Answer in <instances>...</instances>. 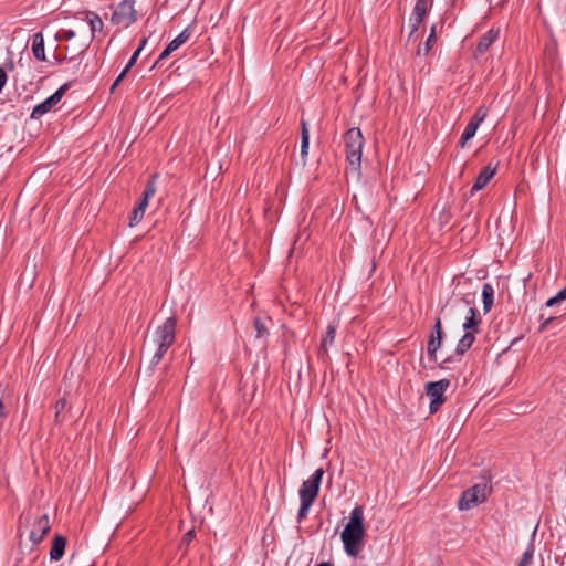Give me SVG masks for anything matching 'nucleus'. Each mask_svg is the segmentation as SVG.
Segmentation results:
<instances>
[{
	"label": "nucleus",
	"instance_id": "nucleus-1",
	"mask_svg": "<svg viewBox=\"0 0 566 566\" xmlns=\"http://www.w3.org/2000/svg\"><path fill=\"white\" fill-rule=\"evenodd\" d=\"M365 537L364 509L357 505L352 510L349 520L340 533L345 553L350 557H357L364 547Z\"/></svg>",
	"mask_w": 566,
	"mask_h": 566
},
{
	"label": "nucleus",
	"instance_id": "nucleus-2",
	"mask_svg": "<svg viewBox=\"0 0 566 566\" xmlns=\"http://www.w3.org/2000/svg\"><path fill=\"white\" fill-rule=\"evenodd\" d=\"M177 319L171 316L168 317L160 326H158L153 335V343L155 352L150 359V367H156L167 350L171 347L176 339Z\"/></svg>",
	"mask_w": 566,
	"mask_h": 566
},
{
	"label": "nucleus",
	"instance_id": "nucleus-3",
	"mask_svg": "<svg viewBox=\"0 0 566 566\" xmlns=\"http://www.w3.org/2000/svg\"><path fill=\"white\" fill-rule=\"evenodd\" d=\"M345 150L347 161V174L350 172L357 177L360 176L361 154L364 137L359 128H350L345 134Z\"/></svg>",
	"mask_w": 566,
	"mask_h": 566
},
{
	"label": "nucleus",
	"instance_id": "nucleus-4",
	"mask_svg": "<svg viewBox=\"0 0 566 566\" xmlns=\"http://www.w3.org/2000/svg\"><path fill=\"white\" fill-rule=\"evenodd\" d=\"M468 307L469 316L465 317L462 327L465 332L474 331V333L479 332V325L481 319L479 317L478 310L471 305V302L465 297H457L452 298L441 308V313L446 316H453L454 314H461L464 308Z\"/></svg>",
	"mask_w": 566,
	"mask_h": 566
},
{
	"label": "nucleus",
	"instance_id": "nucleus-5",
	"mask_svg": "<svg viewBox=\"0 0 566 566\" xmlns=\"http://www.w3.org/2000/svg\"><path fill=\"white\" fill-rule=\"evenodd\" d=\"M490 493L491 486L489 485V481L476 483L462 493L458 502V507L461 511L471 510L472 507L483 503Z\"/></svg>",
	"mask_w": 566,
	"mask_h": 566
},
{
	"label": "nucleus",
	"instance_id": "nucleus-6",
	"mask_svg": "<svg viewBox=\"0 0 566 566\" xmlns=\"http://www.w3.org/2000/svg\"><path fill=\"white\" fill-rule=\"evenodd\" d=\"M137 20L135 0H122L114 7L111 22L120 28H128Z\"/></svg>",
	"mask_w": 566,
	"mask_h": 566
},
{
	"label": "nucleus",
	"instance_id": "nucleus-7",
	"mask_svg": "<svg viewBox=\"0 0 566 566\" xmlns=\"http://www.w3.org/2000/svg\"><path fill=\"white\" fill-rule=\"evenodd\" d=\"M450 387L449 379L431 381L426 385V394L430 398V411L434 412L444 402V392Z\"/></svg>",
	"mask_w": 566,
	"mask_h": 566
},
{
	"label": "nucleus",
	"instance_id": "nucleus-8",
	"mask_svg": "<svg viewBox=\"0 0 566 566\" xmlns=\"http://www.w3.org/2000/svg\"><path fill=\"white\" fill-rule=\"evenodd\" d=\"M70 86H71L70 83L63 84L55 91V93H53L51 96H49L42 103L35 105L31 113V118L40 119L44 114L50 112L62 99V97L67 92Z\"/></svg>",
	"mask_w": 566,
	"mask_h": 566
},
{
	"label": "nucleus",
	"instance_id": "nucleus-9",
	"mask_svg": "<svg viewBox=\"0 0 566 566\" xmlns=\"http://www.w3.org/2000/svg\"><path fill=\"white\" fill-rule=\"evenodd\" d=\"M324 475L323 469H317L315 472L302 483V486L300 489V500L314 502L318 491L322 478Z\"/></svg>",
	"mask_w": 566,
	"mask_h": 566
},
{
	"label": "nucleus",
	"instance_id": "nucleus-10",
	"mask_svg": "<svg viewBox=\"0 0 566 566\" xmlns=\"http://www.w3.org/2000/svg\"><path fill=\"white\" fill-rule=\"evenodd\" d=\"M442 338H443V328H442L441 318L437 317L434 325L429 334L428 345H427L428 356H429L430 360H432L434 363L437 361V352L441 347Z\"/></svg>",
	"mask_w": 566,
	"mask_h": 566
},
{
	"label": "nucleus",
	"instance_id": "nucleus-11",
	"mask_svg": "<svg viewBox=\"0 0 566 566\" xmlns=\"http://www.w3.org/2000/svg\"><path fill=\"white\" fill-rule=\"evenodd\" d=\"M51 530L50 518L48 514L41 515L36 518L30 531V541L33 544L41 543Z\"/></svg>",
	"mask_w": 566,
	"mask_h": 566
},
{
	"label": "nucleus",
	"instance_id": "nucleus-12",
	"mask_svg": "<svg viewBox=\"0 0 566 566\" xmlns=\"http://www.w3.org/2000/svg\"><path fill=\"white\" fill-rule=\"evenodd\" d=\"M495 172V167H492L490 165L485 166L475 178L473 186L471 188V193L473 195L474 192L482 190L491 181Z\"/></svg>",
	"mask_w": 566,
	"mask_h": 566
},
{
	"label": "nucleus",
	"instance_id": "nucleus-13",
	"mask_svg": "<svg viewBox=\"0 0 566 566\" xmlns=\"http://www.w3.org/2000/svg\"><path fill=\"white\" fill-rule=\"evenodd\" d=\"M83 20L87 22L91 29L92 39L103 34L104 22L102 18L94 11H84Z\"/></svg>",
	"mask_w": 566,
	"mask_h": 566
},
{
	"label": "nucleus",
	"instance_id": "nucleus-14",
	"mask_svg": "<svg viewBox=\"0 0 566 566\" xmlns=\"http://www.w3.org/2000/svg\"><path fill=\"white\" fill-rule=\"evenodd\" d=\"M500 29H490L485 34H483L475 48V54L482 55L484 54L490 46L499 39Z\"/></svg>",
	"mask_w": 566,
	"mask_h": 566
},
{
	"label": "nucleus",
	"instance_id": "nucleus-15",
	"mask_svg": "<svg viewBox=\"0 0 566 566\" xmlns=\"http://www.w3.org/2000/svg\"><path fill=\"white\" fill-rule=\"evenodd\" d=\"M65 546L66 538L62 535H55L50 549V559L59 562L64 555Z\"/></svg>",
	"mask_w": 566,
	"mask_h": 566
},
{
	"label": "nucleus",
	"instance_id": "nucleus-16",
	"mask_svg": "<svg viewBox=\"0 0 566 566\" xmlns=\"http://www.w3.org/2000/svg\"><path fill=\"white\" fill-rule=\"evenodd\" d=\"M475 334L476 333H474V331H468L463 334V336L459 339L455 347L457 356L461 357L471 348L475 340Z\"/></svg>",
	"mask_w": 566,
	"mask_h": 566
},
{
	"label": "nucleus",
	"instance_id": "nucleus-17",
	"mask_svg": "<svg viewBox=\"0 0 566 566\" xmlns=\"http://www.w3.org/2000/svg\"><path fill=\"white\" fill-rule=\"evenodd\" d=\"M32 53L39 61H45L44 39L42 33H35L32 40Z\"/></svg>",
	"mask_w": 566,
	"mask_h": 566
},
{
	"label": "nucleus",
	"instance_id": "nucleus-18",
	"mask_svg": "<svg viewBox=\"0 0 566 566\" xmlns=\"http://www.w3.org/2000/svg\"><path fill=\"white\" fill-rule=\"evenodd\" d=\"M253 326L255 329V339L259 340L260 345L264 347L269 336L268 327L260 317H255L253 319Z\"/></svg>",
	"mask_w": 566,
	"mask_h": 566
},
{
	"label": "nucleus",
	"instance_id": "nucleus-19",
	"mask_svg": "<svg viewBox=\"0 0 566 566\" xmlns=\"http://www.w3.org/2000/svg\"><path fill=\"white\" fill-rule=\"evenodd\" d=\"M67 407V400L66 398H61L55 403V420L57 422H65V421H72L73 417L71 416V410L69 409L66 413H63V411Z\"/></svg>",
	"mask_w": 566,
	"mask_h": 566
},
{
	"label": "nucleus",
	"instance_id": "nucleus-20",
	"mask_svg": "<svg viewBox=\"0 0 566 566\" xmlns=\"http://www.w3.org/2000/svg\"><path fill=\"white\" fill-rule=\"evenodd\" d=\"M335 335H336L335 326L328 325L327 329L325 332V335H324V337L322 339V344H321V348H319V353H318V355L321 357H324V356L328 355L327 354V346L332 345L334 343Z\"/></svg>",
	"mask_w": 566,
	"mask_h": 566
},
{
	"label": "nucleus",
	"instance_id": "nucleus-21",
	"mask_svg": "<svg viewBox=\"0 0 566 566\" xmlns=\"http://www.w3.org/2000/svg\"><path fill=\"white\" fill-rule=\"evenodd\" d=\"M482 297H483V311L488 313L491 311L493 306L494 300V289L490 283H485L482 287Z\"/></svg>",
	"mask_w": 566,
	"mask_h": 566
},
{
	"label": "nucleus",
	"instance_id": "nucleus-22",
	"mask_svg": "<svg viewBox=\"0 0 566 566\" xmlns=\"http://www.w3.org/2000/svg\"><path fill=\"white\" fill-rule=\"evenodd\" d=\"M301 157L305 161L306 156L308 154V145H310V133L307 129V124L305 120L301 122Z\"/></svg>",
	"mask_w": 566,
	"mask_h": 566
},
{
	"label": "nucleus",
	"instance_id": "nucleus-23",
	"mask_svg": "<svg viewBox=\"0 0 566 566\" xmlns=\"http://www.w3.org/2000/svg\"><path fill=\"white\" fill-rule=\"evenodd\" d=\"M429 9V2L428 0H417L416 4L413 7L411 17L415 18V20L420 19L423 21L427 12Z\"/></svg>",
	"mask_w": 566,
	"mask_h": 566
},
{
	"label": "nucleus",
	"instance_id": "nucleus-24",
	"mask_svg": "<svg viewBox=\"0 0 566 566\" xmlns=\"http://www.w3.org/2000/svg\"><path fill=\"white\" fill-rule=\"evenodd\" d=\"M191 35V31L189 28H186L182 32H180L172 41L168 43V46L176 51L179 46H181L184 43H186Z\"/></svg>",
	"mask_w": 566,
	"mask_h": 566
},
{
	"label": "nucleus",
	"instance_id": "nucleus-25",
	"mask_svg": "<svg viewBox=\"0 0 566 566\" xmlns=\"http://www.w3.org/2000/svg\"><path fill=\"white\" fill-rule=\"evenodd\" d=\"M478 128H479V125L469 120V123L467 124V126L461 135V138H460L461 147H463L467 144V142H469L471 138L474 137Z\"/></svg>",
	"mask_w": 566,
	"mask_h": 566
},
{
	"label": "nucleus",
	"instance_id": "nucleus-26",
	"mask_svg": "<svg viewBox=\"0 0 566 566\" xmlns=\"http://www.w3.org/2000/svg\"><path fill=\"white\" fill-rule=\"evenodd\" d=\"M534 552H535L534 544L530 543L527 548L523 553L522 558L518 562L517 566H531V564L533 562Z\"/></svg>",
	"mask_w": 566,
	"mask_h": 566
},
{
	"label": "nucleus",
	"instance_id": "nucleus-27",
	"mask_svg": "<svg viewBox=\"0 0 566 566\" xmlns=\"http://www.w3.org/2000/svg\"><path fill=\"white\" fill-rule=\"evenodd\" d=\"M436 39H437L436 27L433 25L431 28L430 34L424 43V46L423 48L419 46L418 54L423 53V55H427L429 53V51L431 50L432 44L436 42Z\"/></svg>",
	"mask_w": 566,
	"mask_h": 566
},
{
	"label": "nucleus",
	"instance_id": "nucleus-28",
	"mask_svg": "<svg viewBox=\"0 0 566 566\" xmlns=\"http://www.w3.org/2000/svg\"><path fill=\"white\" fill-rule=\"evenodd\" d=\"M156 176L154 175L151 179L147 182L142 198L147 199L149 201L150 198L154 197L156 193V184H155Z\"/></svg>",
	"mask_w": 566,
	"mask_h": 566
},
{
	"label": "nucleus",
	"instance_id": "nucleus-29",
	"mask_svg": "<svg viewBox=\"0 0 566 566\" xmlns=\"http://www.w3.org/2000/svg\"><path fill=\"white\" fill-rule=\"evenodd\" d=\"M156 176L154 175L151 179L147 182L142 198L147 199L149 201L150 198L154 197L156 193V184H155Z\"/></svg>",
	"mask_w": 566,
	"mask_h": 566
},
{
	"label": "nucleus",
	"instance_id": "nucleus-30",
	"mask_svg": "<svg viewBox=\"0 0 566 566\" xmlns=\"http://www.w3.org/2000/svg\"><path fill=\"white\" fill-rule=\"evenodd\" d=\"M486 116H488V108L484 106H480L475 111L474 115L470 118V120L480 126L484 122Z\"/></svg>",
	"mask_w": 566,
	"mask_h": 566
},
{
	"label": "nucleus",
	"instance_id": "nucleus-31",
	"mask_svg": "<svg viewBox=\"0 0 566 566\" xmlns=\"http://www.w3.org/2000/svg\"><path fill=\"white\" fill-rule=\"evenodd\" d=\"M67 64L70 65L67 70L74 75L82 69V59L78 55L72 56L67 60Z\"/></svg>",
	"mask_w": 566,
	"mask_h": 566
},
{
	"label": "nucleus",
	"instance_id": "nucleus-32",
	"mask_svg": "<svg viewBox=\"0 0 566 566\" xmlns=\"http://www.w3.org/2000/svg\"><path fill=\"white\" fill-rule=\"evenodd\" d=\"M146 42H147V39H143L139 46L137 48V50L134 52V54L132 55V57L129 59L128 63L126 64V71H129L136 63L142 50L144 49V46L146 45Z\"/></svg>",
	"mask_w": 566,
	"mask_h": 566
},
{
	"label": "nucleus",
	"instance_id": "nucleus-33",
	"mask_svg": "<svg viewBox=\"0 0 566 566\" xmlns=\"http://www.w3.org/2000/svg\"><path fill=\"white\" fill-rule=\"evenodd\" d=\"M312 502L301 500V506L297 513V521L302 522L308 514L310 507L312 506Z\"/></svg>",
	"mask_w": 566,
	"mask_h": 566
},
{
	"label": "nucleus",
	"instance_id": "nucleus-34",
	"mask_svg": "<svg viewBox=\"0 0 566 566\" xmlns=\"http://www.w3.org/2000/svg\"><path fill=\"white\" fill-rule=\"evenodd\" d=\"M144 211H140L135 208L132 213L129 226L134 227L135 224H137L144 218Z\"/></svg>",
	"mask_w": 566,
	"mask_h": 566
},
{
	"label": "nucleus",
	"instance_id": "nucleus-35",
	"mask_svg": "<svg viewBox=\"0 0 566 566\" xmlns=\"http://www.w3.org/2000/svg\"><path fill=\"white\" fill-rule=\"evenodd\" d=\"M422 20L420 19H417L415 20L413 17H410L409 19V25H410V34H409V38H411L419 29L420 24H421Z\"/></svg>",
	"mask_w": 566,
	"mask_h": 566
},
{
	"label": "nucleus",
	"instance_id": "nucleus-36",
	"mask_svg": "<svg viewBox=\"0 0 566 566\" xmlns=\"http://www.w3.org/2000/svg\"><path fill=\"white\" fill-rule=\"evenodd\" d=\"M195 537V530L188 531L184 537H182V544L186 545V547L191 543V541Z\"/></svg>",
	"mask_w": 566,
	"mask_h": 566
},
{
	"label": "nucleus",
	"instance_id": "nucleus-37",
	"mask_svg": "<svg viewBox=\"0 0 566 566\" xmlns=\"http://www.w3.org/2000/svg\"><path fill=\"white\" fill-rule=\"evenodd\" d=\"M174 51L167 45L165 50L160 53L158 60L156 61V64L160 61L167 59Z\"/></svg>",
	"mask_w": 566,
	"mask_h": 566
},
{
	"label": "nucleus",
	"instance_id": "nucleus-38",
	"mask_svg": "<svg viewBox=\"0 0 566 566\" xmlns=\"http://www.w3.org/2000/svg\"><path fill=\"white\" fill-rule=\"evenodd\" d=\"M148 202H149V201H148L147 199L140 198V200H139V202H138V205H137L136 209H138V210H140V211H144V212H145V211H146V208H147V206H148Z\"/></svg>",
	"mask_w": 566,
	"mask_h": 566
},
{
	"label": "nucleus",
	"instance_id": "nucleus-39",
	"mask_svg": "<svg viewBox=\"0 0 566 566\" xmlns=\"http://www.w3.org/2000/svg\"><path fill=\"white\" fill-rule=\"evenodd\" d=\"M75 36V32L73 30H64L63 31V39L69 41Z\"/></svg>",
	"mask_w": 566,
	"mask_h": 566
},
{
	"label": "nucleus",
	"instance_id": "nucleus-40",
	"mask_svg": "<svg viewBox=\"0 0 566 566\" xmlns=\"http://www.w3.org/2000/svg\"><path fill=\"white\" fill-rule=\"evenodd\" d=\"M560 302L566 300V286L555 295Z\"/></svg>",
	"mask_w": 566,
	"mask_h": 566
},
{
	"label": "nucleus",
	"instance_id": "nucleus-41",
	"mask_svg": "<svg viewBox=\"0 0 566 566\" xmlns=\"http://www.w3.org/2000/svg\"><path fill=\"white\" fill-rule=\"evenodd\" d=\"M560 301L556 297V296H553L551 297L547 302H546V306L547 307H552L554 306L555 304L559 303Z\"/></svg>",
	"mask_w": 566,
	"mask_h": 566
},
{
	"label": "nucleus",
	"instance_id": "nucleus-42",
	"mask_svg": "<svg viewBox=\"0 0 566 566\" xmlns=\"http://www.w3.org/2000/svg\"><path fill=\"white\" fill-rule=\"evenodd\" d=\"M128 72L129 71H126V67H124V70L120 72V74L117 76L115 81L119 84L125 78Z\"/></svg>",
	"mask_w": 566,
	"mask_h": 566
},
{
	"label": "nucleus",
	"instance_id": "nucleus-43",
	"mask_svg": "<svg viewBox=\"0 0 566 566\" xmlns=\"http://www.w3.org/2000/svg\"><path fill=\"white\" fill-rule=\"evenodd\" d=\"M128 72L129 71H126V67H124V70L120 72V74L117 76L115 81L119 84L125 78Z\"/></svg>",
	"mask_w": 566,
	"mask_h": 566
},
{
	"label": "nucleus",
	"instance_id": "nucleus-44",
	"mask_svg": "<svg viewBox=\"0 0 566 566\" xmlns=\"http://www.w3.org/2000/svg\"><path fill=\"white\" fill-rule=\"evenodd\" d=\"M3 409H4V401H3V399H0V420H3V417H4Z\"/></svg>",
	"mask_w": 566,
	"mask_h": 566
},
{
	"label": "nucleus",
	"instance_id": "nucleus-45",
	"mask_svg": "<svg viewBox=\"0 0 566 566\" xmlns=\"http://www.w3.org/2000/svg\"><path fill=\"white\" fill-rule=\"evenodd\" d=\"M4 70H8V71H13L14 70V63L12 60H10L8 63H6V69Z\"/></svg>",
	"mask_w": 566,
	"mask_h": 566
},
{
	"label": "nucleus",
	"instance_id": "nucleus-46",
	"mask_svg": "<svg viewBox=\"0 0 566 566\" xmlns=\"http://www.w3.org/2000/svg\"><path fill=\"white\" fill-rule=\"evenodd\" d=\"M451 361H453V357H452V356H450V357L446 358V359L440 364V367H441V368H443V365H444V364H447V363H451Z\"/></svg>",
	"mask_w": 566,
	"mask_h": 566
},
{
	"label": "nucleus",
	"instance_id": "nucleus-47",
	"mask_svg": "<svg viewBox=\"0 0 566 566\" xmlns=\"http://www.w3.org/2000/svg\"><path fill=\"white\" fill-rule=\"evenodd\" d=\"M553 319H554L553 317L547 318V319L543 323V325H542V329H544V328H545V327H546V326H547V325H548Z\"/></svg>",
	"mask_w": 566,
	"mask_h": 566
},
{
	"label": "nucleus",
	"instance_id": "nucleus-48",
	"mask_svg": "<svg viewBox=\"0 0 566 566\" xmlns=\"http://www.w3.org/2000/svg\"><path fill=\"white\" fill-rule=\"evenodd\" d=\"M315 566H334V565L332 563H329V562H323V563H319V564H317Z\"/></svg>",
	"mask_w": 566,
	"mask_h": 566
},
{
	"label": "nucleus",
	"instance_id": "nucleus-49",
	"mask_svg": "<svg viewBox=\"0 0 566 566\" xmlns=\"http://www.w3.org/2000/svg\"><path fill=\"white\" fill-rule=\"evenodd\" d=\"M117 86H118V83L116 81H114L113 85L111 86V92L113 93Z\"/></svg>",
	"mask_w": 566,
	"mask_h": 566
}]
</instances>
